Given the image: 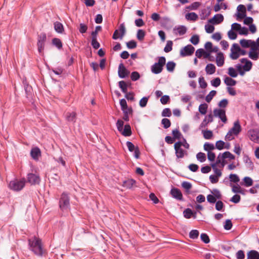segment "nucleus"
Returning a JSON list of instances; mask_svg holds the SVG:
<instances>
[{"label":"nucleus","mask_w":259,"mask_h":259,"mask_svg":"<svg viewBox=\"0 0 259 259\" xmlns=\"http://www.w3.org/2000/svg\"><path fill=\"white\" fill-rule=\"evenodd\" d=\"M29 249L33 253L39 256L44 255L46 251L42 247L41 240L36 237H33L28 239Z\"/></svg>","instance_id":"1"},{"label":"nucleus","mask_w":259,"mask_h":259,"mask_svg":"<svg viewBox=\"0 0 259 259\" xmlns=\"http://www.w3.org/2000/svg\"><path fill=\"white\" fill-rule=\"evenodd\" d=\"M230 57L232 60H236L240 56L245 55L246 51L241 49L237 44H233L231 48Z\"/></svg>","instance_id":"2"},{"label":"nucleus","mask_w":259,"mask_h":259,"mask_svg":"<svg viewBox=\"0 0 259 259\" xmlns=\"http://www.w3.org/2000/svg\"><path fill=\"white\" fill-rule=\"evenodd\" d=\"M241 131V127L238 120L234 123L233 126L229 130L225 137V139L231 141L234 139V136H237Z\"/></svg>","instance_id":"3"},{"label":"nucleus","mask_w":259,"mask_h":259,"mask_svg":"<svg viewBox=\"0 0 259 259\" xmlns=\"http://www.w3.org/2000/svg\"><path fill=\"white\" fill-rule=\"evenodd\" d=\"M25 183L26 181L24 179L20 180H15L10 182L9 186L11 190L19 191L24 188Z\"/></svg>","instance_id":"4"},{"label":"nucleus","mask_w":259,"mask_h":259,"mask_svg":"<svg viewBox=\"0 0 259 259\" xmlns=\"http://www.w3.org/2000/svg\"><path fill=\"white\" fill-rule=\"evenodd\" d=\"M59 206L62 210H66L69 207V198L65 193H63L61 195L59 201Z\"/></svg>","instance_id":"5"},{"label":"nucleus","mask_w":259,"mask_h":259,"mask_svg":"<svg viewBox=\"0 0 259 259\" xmlns=\"http://www.w3.org/2000/svg\"><path fill=\"white\" fill-rule=\"evenodd\" d=\"M182 146V142H178L175 144L174 148L176 151V155L178 158H182L185 155L187 154L186 151L183 150L181 147Z\"/></svg>","instance_id":"6"},{"label":"nucleus","mask_w":259,"mask_h":259,"mask_svg":"<svg viewBox=\"0 0 259 259\" xmlns=\"http://www.w3.org/2000/svg\"><path fill=\"white\" fill-rule=\"evenodd\" d=\"M126 32V28L124 23H122L120 25L119 29L115 30L113 36L112 38L114 39H117L118 38H120L122 39L123 36L125 35Z\"/></svg>","instance_id":"7"},{"label":"nucleus","mask_w":259,"mask_h":259,"mask_svg":"<svg viewBox=\"0 0 259 259\" xmlns=\"http://www.w3.org/2000/svg\"><path fill=\"white\" fill-rule=\"evenodd\" d=\"M27 182L31 185L39 184L40 178L38 174L29 173L27 176Z\"/></svg>","instance_id":"8"},{"label":"nucleus","mask_w":259,"mask_h":259,"mask_svg":"<svg viewBox=\"0 0 259 259\" xmlns=\"http://www.w3.org/2000/svg\"><path fill=\"white\" fill-rule=\"evenodd\" d=\"M213 115L220 118L222 122L224 123L227 122V119L226 116L225 110L221 108H215L213 110Z\"/></svg>","instance_id":"9"},{"label":"nucleus","mask_w":259,"mask_h":259,"mask_svg":"<svg viewBox=\"0 0 259 259\" xmlns=\"http://www.w3.org/2000/svg\"><path fill=\"white\" fill-rule=\"evenodd\" d=\"M194 48L191 45H187L180 51V55L182 57L191 55L194 52Z\"/></svg>","instance_id":"10"},{"label":"nucleus","mask_w":259,"mask_h":259,"mask_svg":"<svg viewBox=\"0 0 259 259\" xmlns=\"http://www.w3.org/2000/svg\"><path fill=\"white\" fill-rule=\"evenodd\" d=\"M250 139L256 143L259 144V130L257 129L250 130L248 132Z\"/></svg>","instance_id":"11"},{"label":"nucleus","mask_w":259,"mask_h":259,"mask_svg":"<svg viewBox=\"0 0 259 259\" xmlns=\"http://www.w3.org/2000/svg\"><path fill=\"white\" fill-rule=\"evenodd\" d=\"M126 146L130 152L134 151V155L136 158L138 159L140 156V151L138 147H135V145L131 142L127 141L126 143Z\"/></svg>","instance_id":"12"},{"label":"nucleus","mask_w":259,"mask_h":259,"mask_svg":"<svg viewBox=\"0 0 259 259\" xmlns=\"http://www.w3.org/2000/svg\"><path fill=\"white\" fill-rule=\"evenodd\" d=\"M224 20V16L220 14L215 15L208 21V23L212 25H217L222 23Z\"/></svg>","instance_id":"13"},{"label":"nucleus","mask_w":259,"mask_h":259,"mask_svg":"<svg viewBox=\"0 0 259 259\" xmlns=\"http://www.w3.org/2000/svg\"><path fill=\"white\" fill-rule=\"evenodd\" d=\"M153 73L158 74L162 71V57H159L158 62L155 63L151 68Z\"/></svg>","instance_id":"14"},{"label":"nucleus","mask_w":259,"mask_h":259,"mask_svg":"<svg viewBox=\"0 0 259 259\" xmlns=\"http://www.w3.org/2000/svg\"><path fill=\"white\" fill-rule=\"evenodd\" d=\"M241 46L243 48L251 47V49L253 51V47H255V41L252 40H247L245 39L240 40Z\"/></svg>","instance_id":"15"},{"label":"nucleus","mask_w":259,"mask_h":259,"mask_svg":"<svg viewBox=\"0 0 259 259\" xmlns=\"http://www.w3.org/2000/svg\"><path fill=\"white\" fill-rule=\"evenodd\" d=\"M118 73L120 78H123L128 75L130 72L125 68L123 64L121 63L118 67Z\"/></svg>","instance_id":"16"},{"label":"nucleus","mask_w":259,"mask_h":259,"mask_svg":"<svg viewBox=\"0 0 259 259\" xmlns=\"http://www.w3.org/2000/svg\"><path fill=\"white\" fill-rule=\"evenodd\" d=\"M238 13L237 15L238 19H242L246 17V8L243 5H239L237 7Z\"/></svg>","instance_id":"17"},{"label":"nucleus","mask_w":259,"mask_h":259,"mask_svg":"<svg viewBox=\"0 0 259 259\" xmlns=\"http://www.w3.org/2000/svg\"><path fill=\"white\" fill-rule=\"evenodd\" d=\"M65 118L68 122L74 123L76 120V113L74 111L67 112L65 115Z\"/></svg>","instance_id":"18"},{"label":"nucleus","mask_w":259,"mask_h":259,"mask_svg":"<svg viewBox=\"0 0 259 259\" xmlns=\"http://www.w3.org/2000/svg\"><path fill=\"white\" fill-rule=\"evenodd\" d=\"M240 62L242 64H244L243 66H242L244 71H249L251 69L252 64L250 61L246 59L243 58L240 60Z\"/></svg>","instance_id":"19"},{"label":"nucleus","mask_w":259,"mask_h":259,"mask_svg":"<svg viewBox=\"0 0 259 259\" xmlns=\"http://www.w3.org/2000/svg\"><path fill=\"white\" fill-rule=\"evenodd\" d=\"M30 154L34 159L37 160L41 155V152L38 147H35L31 149Z\"/></svg>","instance_id":"20"},{"label":"nucleus","mask_w":259,"mask_h":259,"mask_svg":"<svg viewBox=\"0 0 259 259\" xmlns=\"http://www.w3.org/2000/svg\"><path fill=\"white\" fill-rule=\"evenodd\" d=\"M216 63L219 66H222L224 64V57L223 53L219 52L216 57Z\"/></svg>","instance_id":"21"},{"label":"nucleus","mask_w":259,"mask_h":259,"mask_svg":"<svg viewBox=\"0 0 259 259\" xmlns=\"http://www.w3.org/2000/svg\"><path fill=\"white\" fill-rule=\"evenodd\" d=\"M187 31V28L184 26H179L177 27H175L174 29V33L176 34H178L179 35H184Z\"/></svg>","instance_id":"22"},{"label":"nucleus","mask_w":259,"mask_h":259,"mask_svg":"<svg viewBox=\"0 0 259 259\" xmlns=\"http://www.w3.org/2000/svg\"><path fill=\"white\" fill-rule=\"evenodd\" d=\"M213 121V116L211 114H209L205 116V118L201 123L200 127H205L207 126V124Z\"/></svg>","instance_id":"23"},{"label":"nucleus","mask_w":259,"mask_h":259,"mask_svg":"<svg viewBox=\"0 0 259 259\" xmlns=\"http://www.w3.org/2000/svg\"><path fill=\"white\" fill-rule=\"evenodd\" d=\"M172 196L178 200H182L183 195L181 191L178 189H172L171 190Z\"/></svg>","instance_id":"24"},{"label":"nucleus","mask_w":259,"mask_h":259,"mask_svg":"<svg viewBox=\"0 0 259 259\" xmlns=\"http://www.w3.org/2000/svg\"><path fill=\"white\" fill-rule=\"evenodd\" d=\"M247 259H259V253L256 250H250L247 253Z\"/></svg>","instance_id":"25"},{"label":"nucleus","mask_w":259,"mask_h":259,"mask_svg":"<svg viewBox=\"0 0 259 259\" xmlns=\"http://www.w3.org/2000/svg\"><path fill=\"white\" fill-rule=\"evenodd\" d=\"M205 71L207 74H212L215 72V67L212 64H208L205 67Z\"/></svg>","instance_id":"26"},{"label":"nucleus","mask_w":259,"mask_h":259,"mask_svg":"<svg viewBox=\"0 0 259 259\" xmlns=\"http://www.w3.org/2000/svg\"><path fill=\"white\" fill-rule=\"evenodd\" d=\"M121 134L124 136H130L132 135L131 126L129 124H126L124 126L123 130L121 132Z\"/></svg>","instance_id":"27"},{"label":"nucleus","mask_w":259,"mask_h":259,"mask_svg":"<svg viewBox=\"0 0 259 259\" xmlns=\"http://www.w3.org/2000/svg\"><path fill=\"white\" fill-rule=\"evenodd\" d=\"M136 181L133 179H128L123 182V186L126 188L130 189L135 184Z\"/></svg>","instance_id":"28"},{"label":"nucleus","mask_w":259,"mask_h":259,"mask_svg":"<svg viewBox=\"0 0 259 259\" xmlns=\"http://www.w3.org/2000/svg\"><path fill=\"white\" fill-rule=\"evenodd\" d=\"M211 167L212 168V170L215 174L214 175L217 176L218 177H221L222 175V169L220 168L219 166H217L215 164H211Z\"/></svg>","instance_id":"29"},{"label":"nucleus","mask_w":259,"mask_h":259,"mask_svg":"<svg viewBox=\"0 0 259 259\" xmlns=\"http://www.w3.org/2000/svg\"><path fill=\"white\" fill-rule=\"evenodd\" d=\"M55 30L58 32L61 33L64 31V27L62 23L59 22L54 23Z\"/></svg>","instance_id":"30"},{"label":"nucleus","mask_w":259,"mask_h":259,"mask_svg":"<svg viewBox=\"0 0 259 259\" xmlns=\"http://www.w3.org/2000/svg\"><path fill=\"white\" fill-rule=\"evenodd\" d=\"M198 18V15L194 12L189 13L186 15V19L188 20L196 21Z\"/></svg>","instance_id":"31"},{"label":"nucleus","mask_w":259,"mask_h":259,"mask_svg":"<svg viewBox=\"0 0 259 259\" xmlns=\"http://www.w3.org/2000/svg\"><path fill=\"white\" fill-rule=\"evenodd\" d=\"M224 82L228 86H234L236 84V81L229 77H225Z\"/></svg>","instance_id":"32"},{"label":"nucleus","mask_w":259,"mask_h":259,"mask_svg":"<svg viewBox=\"0 0 259 259\" xmlns=\"http://www.w3.org/2000/svg\"><path fill=\"white\" fill-rule=\"evenodd\" d=\"M176 63L172 61L168 62L166 64V69L168 72H172L176 67Z\"/></svg>","instance_id":"33"},{"label":"nucleus","mask_w":259,"mask_h":259,"mask_svg":"<svg viewBox=\"0 0 259 259\" xmlns=\"http://www.w3.org/2000/svg\"><path fill=\"white\" fill-rule=\"evenodd\" d=\"M204 149L207 152H210L215 149V146L213 144L205 143L203 146Z\"/></svg>","instance_id":"34"},{"label":"nucleus","mask_w":259,"mask_h":259,"mask_svg":"<svg viewBox=\"0 0 259 259\" xmlns=\"http://www.w3.org/2000/svg\"><path fill=\"white\" fill-rule=\"evenodd\" d=\"M207 108L208 105L206 104H201L199 106V111L203 115L205 114L207 112Z\"/></svg>","instance_id":"35"},{"label":"nucleus","mask_w":259,"mask_h":259,"mask_svg":"<svg viewBox=\"0 0 259 259\" xmlns=\"http://www.w3.org/2000/svg\"><path fill=\"white\" fill-rule=\"evenodd\" d=\"M217 94V92L215 91L212 90L209 92V93L206 96L205 98V101L207 103H209L214 96H215Z\"/></svg>","instance_id":"36"},{"label":"nucleus","mask_w":259,"mask_h":259,"mask_svg":"<svg viewBox=\"0 0 259 259\" xmlns=\"http://www.w3.org/2000/svg\"><path fill=\"white\" fill-rule=\"evenodd\" d=\"M196 158L200 162H203L206 160V155L204 153L199 152L196 155Z\"/></svg>","instance_id":"37"},{"label":"nucleus","mask_w":259,"mask_h":259,"mask_svg":"<svg viewBox=\"0 0 259 259\" xmlns=\"http://www.w3.org/2000/svg\"><path fill=\"white\" fill-rule=\"evenodd\" d=\"M119 88L121 89V91L124 93H126L127 92V84L126 82L124 81H120L119 82Z\"/></svg>","instance_id":"38"},{"label":"nucleus","mask_w":259,"mask_h":259,"mask_svg":"<svg viewBox=\"0 0 259 259\" xmlns=\"http://www.w3.org/2000/svg\"><path fill=\"white\" fill-rule=\"evenodd\" d=\"M173 42L171 40L167 41L165 47L164 48V51L166 53L169 52L172 50Z\"/></svg>","instance_id":"39"},{"label":"nucleus","mask_w":259,"mask_h":259,"mask_svg":"<svg viewBox=\"0 0 259 259\" xmlns=\"http://www.w3.org/2000/svg\"><path fill=\"white\" fill-rule=\"evenodd\" d=\"M120 105L121 107V109L123 111H127V110H132L131 109L127 108V105L126 103V101L125 99H122L120 101Z\"/></svg>","instance_id":"40"},{"label":"nucleus","mask_w":259,"mask_h":259,"mask_svg":"<svg viewBox=\"0 0 259 259\" xmlns=\"http://www.w3.org/2000/svg\"><path fill=\"white\" fill-rule=\"evenodd\" d=\"M145 36V32L142 29L138 30L137 34V37L138 40L142 41Z\"/></svg>","instance_id":"41"},{"label":"nucleus","mask_w":259,"mask_h":259,"mask_svg":"<svg viewBox=\"0 0 259 259\" xmlns=\"http://www.w3.org/2000/svg\"><path fill=\"white\" fill-rule=\"evenodd\" d=\"M222 157L224 159L229 158L230 160L234 159L235 156L229 151L225 152L222 154Z\"/></svg>","instance_id":"42"},{"label":"nucleus","mask_w":259,"mask_h":259,"mask_svg":"<svg viewBox=\"0 0 259 259\" xmlns=\"http://www.w3.org/2000/svg\"><path fill=\"white\" fill-rule=\"evenodd\" d=\"M205 30L208 33H212L214 30V27L211 24L208 23L205 25Z\"/></svg>","instance_id":"43"},{"label":"nucleus","mask_w":259,"mask_h":259,"mask_svg":"<svg viewBox=\"0 0 259 259\" xmlns=\"http://www.w3.org/2000/svg\"><path fill=\"white\" fill-rule=\"evenodd\" d=\"M243 181L244 183V185L246 187H249L252 185L253 181L252 180L248 177H246L243 179Z\"/></svg>","instance_id":"44"},{"label":"nucleus","mask_w":259,"mask_h":259,"mask_svg":"<svg viewBox=\"0 0 259 259\" xmlns=\"http://www.w3.org/2000/svg\"><path fill=\"white\" fill-rule=\"evenodd\" d=\"M243 161L249 167H252L253 166V163L248 156H244Z\"/></svg>","instance_id":"45"},{"label":"nucleus","mask_w":259,"mask_h":259,"mask_svg":"<svg viewBox=\"0 0 259 259\" xmlns=\"http://www.w3.org/2000/svg\"><path fill=\"white\" fill-rule=\"evenodd\" d=\"M227 8L225 4L221 3V4H217L214 6V11L215 12L219 11L221 9H226Z\"/></svg>","instance_id":"46"},{"label":"nucleus","mask_w":259,"mask_h":259,"mask_svg":"<svg viewBox=\"0 0 259 259\" xmlns=\"http://www.w3.org/2000/svg\"><path fill=\"white\" fill-rule=\"evenodd\" d=\"M228 104V100L226 99H224L220 101L218 103V106L221 109H223L227 106Z\"/></svg>","instance_id":"47"},{"label":"nucleus","mask_w":259,"mask_h":259,"mask_svg":"<svg viewBox=\"0 0 259 259\" xmlns=\"http://www.w3.org/2000/svg\"><path fill=\"white\" fill-rule=\"evenodd\" d=\"M203 137L205 139H210L212 136L213 134L211 131L207 130L203 131Z\"/></svg>","instance_id":"48"},{"label":"nucleus","mask_w":259,"mask_h":259,"mask_svg":"<svg viewBox=\"0 0 259 259\" xmlns=\"http://www.w3.org/2000/svg\"><path fill=\"white\" fill-rule=\"evenodd\" d=\"M199 232L197 230H193L189 233V237L191 239H196L199 236Z\"/></svg>","instance_id":"49"},{"label":"nucleus","mask_w":259,"mask_h":259,"mask_svg":"<svg viewBox=\"0 0 259 259\" xmlns=\"http://www.w3.org/2000/svg\"><path fill=\"white\" fill-rule=\"evenodd\" d=\"M199 84L200 87L202 89H205L207 87V84L204 78L203 77H200L199 78Z\"/></svg>","instance_id":"50"},{"label":"nucleus","mask_w":259,"mask_h":259,"mask_svg":"<svg viewBox=\"0 0 259 259\" xmlns=\"http://www.w3.org/2000/svg\"><path fill=\"white\" fill-rule=\"evenodd\" d=\"M228 74L232 77H236L238 75L236 70L233 67L228 68Z\"/></svg>","instance_id":"51"},{"label":"nucleus","mask_w":259,"mask_h":259,"mask_svg":"<svg viewBox=\"0 0 259 259\" xmlns=\"http://www.w3.org/2000/svg\"><path fill=\"white\" fill-rule=\"evenodd\" d=\"M126 45L127 48L130 49L136 48L137 46L136 41L133 40L126 42Z\"/></svg>","instance_id":"52"},{"label":"nucleus","mask_w":259,"mask_h":259,"mask_svg":"<svg viewBox=\"0 0 259 259\" xmlns=\"http://www.w3.org/2000/svg\"><path fill=\"white\" fill-rule=\"evenodd\" d=\"M190 40L192 44L196 45L199 42V37L198 35H194L191 37Z\"/></svg>","instance_id":"53"},{"label":"nucleus","mask_w":259,"mask_h":259,"mask_svg":"<svg viewBox=\"0 0 259 259\" xmlns=\"http://www.w3.org/2000/svg\"><path fill=\"white\" fill-rule=\"evenodd\" d=\"M232 191L235 193H239L241 192V187L238 185H231Z\"/></svg>","instance_id":"54"},{"label":"nucleus","mask_w":259,"mask_h":259,"mask_svg":"<svg viewBox=\"0 0 259 259\" xmlns=\"http://www.w3.org/2000/svg\"><path fill=\"white\" fill-rule=\"evenodd\" d=\"M229 178L230 181L234 183H238L240 181L239 178L236 174H230L229 176Z\"/></svg>","instance_id":"55"},{"label":"nucleus","mask_w":259,"mask_h":259,"mask_svg":"<svg viewBox=\"0 0 259 259\" xmlns=\"http://www.w3.org/2000/svg\"><path fill=\"white\" fill-rule=\"evenodd\" d=\"M53 44L56 46L58 48L60 49L62 47V42L59 38H54L53 39Z\"/></svg>","instance_id":"56"},{"label":"nucleus","mask_w":259,"mask_h":259,"mask_svg":"<svg viewBox=\"0 0 259 259\" xmlns=\"http://www.w3.org/2000/svg\"><path fill=\"white\" fill-rule=\"evenodd\" d=\"M228 36L230 39L234 40L237 38V34L233 31V30H230L228 32Z\"/></svg>","instance_id":"57"},{"label":"nucleus","mask_w":259,"mask_h":259,"mask_svg":"<svg viewBox=\"0 0 259 259\" xmlns=\"http://www.w3.org/2000/svg\"><path fill=\"white\" fill-rule=\"evenodd\" d=\"M221 82L220 78L217 77L211 81V84L214 87H218L220 85Z\"/></svg>","instance_id":"58"},{"label":"nucleus","mask_w":259,"mask_h":259,"mask_svg":"<svg viewBox=\"0 0 259 259\" xmlns=\"http://www.w3.org/2000/svg\"><path fill=\"white\" fill-rule=\"evenodd\" d=\"M140 77V74L137 71L133 72L132 73L131 76V79L133 81L137 80L138 79H139Z\"/></svg>","instance_id":"59"},{"label":"nucleus","mask_w":259,"mask_h":259,"mask_svg":"<svg viewBox=\"0 0 259 259\" xmlns=\"http://www.w3.org/2000/svg\"><path fill=\"white\" fill-rule=\"evenodd\" d=\"M184 217L187 219H190L191 217V215H192V210L189 209L187 208L186 210L184 211Z\"/></svg>","instance_id":"60"},{"label":"nucleus","mask_w":259,"mask_h":259,"mask_svg":"<svg viewBox=\"0 0 259 259\" xmlns=\"http://www.w3.org/2000/svg\"><path fill=\"white\" fill-rule=\"evenodd\" d=\"M232 224L230 220H227L225 221V225H224V228L225 230H229L232 228Z\"/></svg>","instance_id":"61"},{"label":"nucleus","mask_w":259,"mask_h":259,"mask_svg":"<svg viewBox=\"0 0 259 259\" xmlns=\"http://www.w3.org/2000/svg\"><path fill=\"white\" fill-rule=\"evenodd\" d=\"M253 51V52H250L249 53V57L252 60H256L258 58V54Z\"/></svg>","instance_id":"62"},{"label":"nucleus","mask_w":259,"mask_h":259,"mask_svg":"<svg viewBox=\"0 0 259 259\" xmlns=\"http://www.w3.org/2000/svg\"><path fill=\"white\" fill-rule=\"evenodd\" d=\"M240 199L241 198L240 195L236 194L231 198L230 201L233 203H237L239 202V201H240Z\"/></svg>","instance_id":"63"},{"label":"nucleus","mask_w":259,"mask_h":259,"mask_svg":"<svg viewBox=\"0 0 259 259\" xmlns=\"http://www.w3.org/2000/svg\"><path fill=\"white\" fill-rule=\"evenodd\" d=\"M237 259H244L245 258V254L243 250H240L238 251L236 254Z\"/></svg>","instance_id":"64"}]
</instances>
